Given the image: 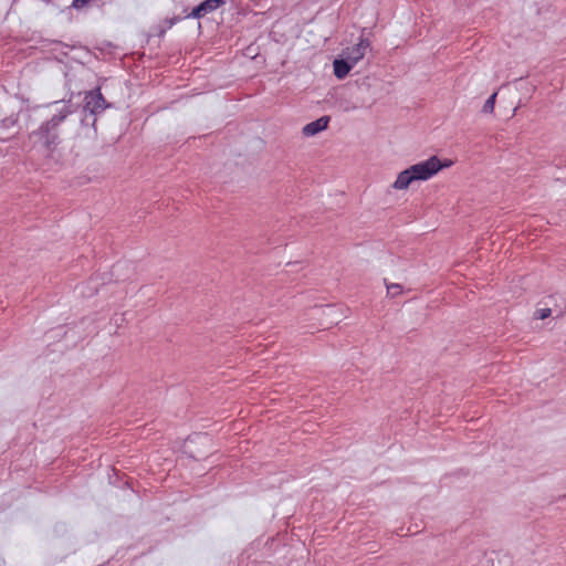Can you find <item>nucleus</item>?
Here are the masks:
<instances>
[{
  "label": "nucleus",
  "mask_w": 566,
  "mask_h": 566,
  "mask_svg": "<svg viewBox=\"0 0 566 566\" xmlns=\"http://www.w3.org/2000/svg\"><path fill=\"white\" fill-rule=\"evenodd\" d=\"M354 65L355 63L349 61L347 56L345 59H336L333 63L335 76L339 80L345 78Z\"/></svg>",
  "instance_id": "7"
},
{
  "label": "nucleus",
  "mask_w": 566,
  "mask_h": 566,
  "mask_svg": "<svg viewBox=\"0 0 566 566\" xmlns=\"http://www.w3.org/2000/svg\"><path fill=\"white\" fill-rule=\"evenodd\" d=\"M8 140H9V138H0V143H6Z\"/></svg>",
  "instance_id": "16"
},
{
  "label": "nucleus",
  "mask_w": 566,
  "mask_h": 566,
  "mask_svg": "<svg viewBox=\"0 0 566 566\" xmlns=\"http://www.w3.org/2000/svg\"><path fill=\"white\" fill-rule=\"evenodd\" d=\"M180 20H181L180 17H174L170 19H166L164 23H165L166 29H170V28H172V25H175Z\"/></svg>",
  "instance_id": "13"
},
{
  "label": "nucleus",
  "mask_w": 566,
  "mask_h": 566,
  "mask_svg": "<svg viewBox=\"0 0 566 566\" xmlns=\"http://www.w3.org/2000/svg\"><path fill=\"white\" fill-rule=\"evenodd\" d=\"M451 160L441 161L438 156H431L428 159L410 166L400 171L392 187L398 190L407 189L413 181H426L436 176L441 169L450 167Z\"/></svg>",
  "instance_id": "2"
},
{
  "label": "nucleus",
  "mask_w": 566,
  "mask_h": 566,
  "mask_svg": "<svg viewBox=\"0 0 566 566\" xmlns=\"http://www.w3.org/2000/svg\"><path fill=\"white\" fill-rule=\"evenodd\" d=\"M62 106L55 109V113L39 127L28 135L30 150H33L44 158H51L61 144L60 127L69 116L75 113V106L71 99L54 102V105Z\"/></svg>",
  "instance_id": "1"
},
{
  "label": "nucleus",
  "mask_w": 566,
  "mask_h": 566,
  "mask_svg": "<svg viewBox=\"0 0 566 566\" xmlns=\"http://www.w3.org/2000/svg\"><path fill=\"white\" fill-rule=\"evenodd\" d=\"M402 293V286L398 283H391L387 285V294L391 297H396Z\"/></svg>",
  "instance_id": "10"
},
{
  "label": "nucleus",
  "mask_w": 566,
  "mask_h": 566,
  "mask_svg": "<svg viewBox=\"0 0 566 566\" xmlns=\"http://www.w3.org/2000/svg\"><path fill=\"white\" fill-rule=\"evenodd\" d=\"M90 1L91 0H73L71 3V7L78 10V9L86 7Z\"/></svg>",
  "instance_id": "12"
},
{
  "label": "nucleus",
  "mask_w": 566,
  "mask_h": 566,
  "mask_svg": "<svg viewBox=\"0 0 566 566\" xmlns=\"http://www.w3.org/2000/svg\"><path fill=\"white\" fill-rule=\"evenodd\" d=\"M123 265H124V264H122L120 262H118L117 264H115V265L113 266V270H114V271H118L119 269H122V268H123Z\"/></svg>",
  "instance_id": "14"
},
{
  "label": "nucleus",
  "mask_w": 566,
  "mask_h": 566,
  "mask_svg": "<svg viewBox=\"0 0 566 566\" xmlns=\"http://www.w3.org/2000/svg\"><path fill=\"white\" fill-rule=\"evenodd\" d=\"M551 314H552V310L549 307H543V308H538L535 311L534 317L536 319H545V318L549 317Z\"/></svg>",
  "instance_id": "11"
},
{
  "label": "nucleus",
  "mask_w": 566,
  "mask_h": 566,
  "mask_svg": "<svg viewBox=\"0 0 566 566\" xmlns=\"http://www.w3.org/2000/svg\"><path fill=\"white\" fill-rule=\"evenodd\" d=\"M370 46V41L367 38L360 36L357 44L347 48L346 55L349 61L355 64L359 62L366 54L367 49Z\"/></svg>",
  "instance_id": "5"
},
{
  "label": "nucleus",
  "mask_w": 566,
  "mask_h": 566,
  "mask_svg": "<svg viewBox=\"0 0 566 566\" xmlns=\"http://www.w3.org/2000/svg\"><path fill=\"white\" fill-rule=\"evenodd\" d=\"M18 123H19V116L18 115H10V116L4 117L3 119H1L0 127L2 129H9L11 127L17 126Z\"/></svg>",
  "instance_id": "8"
},
{
  "label": "nucleus",
  "mask_w": 566,
  "mask_h": 566,
  "mask_svg": "<svg viewBox=\"0 0 566 566\" xmlns=\"http://www.w3.org/2000/svg\"><path fill=\"white\" fill-rule=\"evenodd\" d=\"M83 112L85 116L82 118V124H88V116H92V123L94 129H96V117L101 115L106 108L112 106L101 92V87H95L91 91L85 92L83 99Z\"/></svg>",
  "instance_id": "3"
},
{
  "label": "nucleus",
  "mask_w": 566,
  "mask_h": 566,
  "mask_svg": "<svg viewBox=\"0 0 566 566\" xmlns=\"http://www.w3.org/2000/svg\"><path fill=\"white\" fill-rule=\"evenodd\" d=\"M496 93H493L492 95H490L488 97V99L485 101L483 107H482V112L485 113V114H492L494 112V105H495V99H496Z\"/></svg>",
  "instance_id": "9"
},
{
  "label": "nucleus",
  "mask_w": 566,
  "mask_h": 566,
  "mask_svg": "<svg viewBox=\"0 0 566 566\" xmlns=\"http://www.w3.org/2000/svg\"><path fill=\"white\" fill-rule=\"evenodd\" d=\"M43 2L50 4V3H53V0H42Z\"/></svg>",
  "instance_id": "15"
},
{
  "label": "nucleus",
  "mask_w": 566,
  "mask_h": 566,
  "mask_svg": "<svg viewBox=\"0 0 566 566\" xmlns=\"http://www.w3.org/2000/svg\"><path fill=\"white\" fill-rule=\"evenodd\" d=\"M226 3L224 0H205L196 6L185 18L201 19Z\"/></svg>",
  "instance_id": "4"
},
{
  "label": "nucleus",
  "mask_w": 566,
  "mask_h": 566,
  "mask_svg": "<svg viewBox=\"0 0 566 566\" xmlns=\"http://www.w3.org/2000/svg\"><path fill=\"white\" fill-rule=\"evenodd\" d=\"M13 2L15 3V2H18V0H13Z\"/></svg>",
  "instance_id": "17"
},
{
  "label": "nucleus",
  "mask_w": 566,
  "mask_h": 566,
  "mask_svg": "<svg viewBox=\"0 0 566 566\" xmlns=\"http://www.w3.org/2000/svg\"><path fill=\"white\" fill-rule=\"evenodd\" d=\"M329 120H331L329 116H322V117L317 118L316 120H313V122L306 124L303 127L302 133L306 137H312V136L325 130L328 127Z\"/></svg>",
  "instance_id": "6"
}]
</instances>
